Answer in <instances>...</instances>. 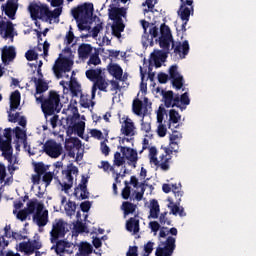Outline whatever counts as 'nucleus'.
Here are the masks:
<instances>
[{"mask_svg":"<svg viewBox=\"0 0 256 256\" xmlns=\"http://www.w3.org/2000/svg\"><path fill=\"white\" fill-rule=\"evenodd\" d=\"M36 102L41 104V109L45 117H51L55 113H61V109H63L61 95L55 90H50L46 98L40 95L39 98H36Z\"/></svg>","mask_w":256,"mask_h":256,"instance_id":"f257e3e1","label":"nucleus"},{"mask_svg":"<svg viewBox=\"0 0 256 256\" xmlns=\"http://www.w3.org/2000/svg\"><path fill=\"white\" fill-rule=\"evenodd\" d=\"M72 16L75 19L80 31H90L89 19L93 15V4H84L72 9Z\"/></svg>","mask_w":256,"mask_h":256,"instance_id":"f03ea898","label":"nucleus"},{"mask_svg":"<svg viewBox=\"0 0 256 256\" xmlns=\"http://www.w3.org/2000/svg\"><path fill=\"white\" fill-rule=\"evenodd\" d=\"M109 11V19L114 21L112 25V35L117 37V39H121V33L125 31V24L123 23V18L127 17V8L125 7H112Z\"/></svg>","mask_w":256,"mask_h":256,"instance_id":"7ed1b4c3","label":"nucleus"},{"mask_svg":"<svg viewBox=\"0 0 256 256\" xmlns=\"http://www.w3.org/2000/svg\"><path fill=\"white\" fill-rule=\"evenodd\" d=\"M13 129L6 128L4 130V137L6 140L3 139V136L0 134V151H2V157L8 160L11 164L13 163V146H11V141H13Z\"/></svg>","mask_w":256,"mask_h":256,"instance_id":"20e7f679","label":"nucleus"},{"mask_svg":"<svg viewBox=\"0 0 256 256\" xmlns=\"http://www.w3.org/2000/svg\"><path fill=\"white\" fill-rule=\"evenodd\" d=\"M71 69H73V60L63 56V54H59V57L55 60L52 68L55 77H57V79H61L63 77V73H69Z\"/></svg>","mask_w":256,"mask_h":256,"instance_id":"39448f33","label":"nucleus"},{"mask_svg":"<svg viewBox=\"0 0 256 256\" xmlns=\"http://www.w3.org/2000/svg\"><path fill=\"white\" fill-rule=\"evenodd\" d=\"M173 43H175V40L173 39V34H171V28L167 24H162L160 26L159 45L163 49L164 55H169Z\"/></svg>","mask_w":256,"mask_h":256,"instance_id":"423d86ee","label":"nucleus"},{"mask_svg":"<svg viewBox=\"0 0 256 256\" xmlns=\"http://www.w3.org/2000/svg\"><path fill=\"white\" fill-rule=\"evenodd\" d=\"M48 9L49 6L35 2H31L28 6V11L32 21H37V19H40L41 21H47Z\"/></svg>","mask_w":256,"mask_h":256,"instance_id":"0eeeda50","label":"nucleus"},{"mask_svg":"<svg viewBox=\"0 0 256 256\" xmlns=\"http://www.w3.org/2000/svg\"><path fill=\"white\" fill-rule=\"evenodd\" d=\"M66 226L67 223H65L63 219L55 220L52 225V230L50 231L51 243H57L59 239H63V237L67 235V230L65 229Z\"/></svg>","mask_w":256,"mask_h":256,"instance_id":"6e6552de","label":"nucleus"},{"mask_svg":"<svg viewBox=\"0 0 256 256\" xmlns=\"http://www.w3.org/2000/svg\"><path fill=\"white\" fill-rule=\"evenodd\" d=\"M43 151L48 157L57 159L63 153V146L54 139L47 140L43 145Z\"/></svg>","mask_w":256,"mask_h":256,"instance_id":"1a4fd4ad","label":"nucleus"},{"mask_svg":"<svg viewBox=\"0 0 256 256\" xmlns=\"http://www.w3.org/2000/svg\"><path fill=\"white\" fill-rule=\"evenodd\" d=\"M62 175H64V178L63 183H60V185L62 186L63 191L67 193V191L73 187V175H79V168L71 164L66 170L62 171Z\"/></svg>","mask_w":256,"mask_h":256,"instance_id":"9d476101","label":"nucleus"},{"mask_svg":"<svg viewBox=\"0 0 256 256\" xmlns=\"http://www.w3.org/2000/svg\"><path fill=\"white\" fill-rule=\"evenodd\" d=\"M176 239L173 236H168L165 242H162L164 247L158 246L156 248L155 255L156 256H171L175 251V247H177Z\"/></svg>","mask_w":256,"mask_h":256,"instance_id":"9b49d317","label":"nucleus"},{"mask_svg":"<svg viewBox=\"0 0 256 256\" xmlns=\"http://www.w3.org/2000/svg\"><path fill=\"white\" fill-rule=\"evenodd\" d=\"M190 49L189 41L187 40L183 42L177 41L172 44L173 54L177 59H185L189 55Z\"/></svg>","mask_w":256,"mask_h":256,"instance_id":"f8f14e48","label":"nucleus"},{"mask_svg":"<svg viewBox=\"0 0 256 256\" xmlns=\"http://www.w3.org/2000/svg\"><path fill=\"white\" fill-rule=\"evenodd\" d=\"M43 247V243H41V240L35 239V240H29L28 242H21L19 244V249L22 253H26V255H33L35 251H39Z\"/></svg>","mask_w":256,"mask_h":256,"instance_id":"ddd939ff","label":"nucleus"},{"mask_svg":"<svg viewBox=\"0 0 256 256\" xmlns=\"http://www.w3.org/2000/svg\"><path fill=\"white\" fill-rule=\"evenodd\" d=\"M43 204H38L37 211L33 215V221L38 225L39 227H45L47 223H49V211L44 210Z\"/></svg>","mask_w":256,"mask_h":256,"instance_id":"4468645a","label":"nucleus"},{"mask_svg":"<svg viewBox=\"0 0 256 256\" xmlns=\"http://www.w3.org/2000/svg\"><path fill=\"white\" fill-rule=\"evenodd\" d=\"M162 101L164 107L170 109V107H179V94H175L172 90L162 91Z\"/></svg>","mask_w":256,"mask_h":256,"instance_id":"2eb2a0df","label":"nucleus"},{"mask_svg":"<svg viewBox=\"0 0 256 256\" xmlns=\"http://www.w3.org/2000/svg\"><path fill=\"white\" fill-rule=\"evenodd\" d=\"M122 121L120 120V123H122L120 133L122 135H125V137H134L135 123L133 122V120H131L129 116H123Z\"/></svg>","mask_w":256,"mask_h":256,"instance_id":"dca6fc26","label":"nucleus"},{"mask_svg":"<svg viewBox=\"0 0 256 256\" xmlns=\"http://www.w3.org/2000/svg\"><path fill=\"white\" fill-rule=\"evenodd\" d=\"M165 115H167V110L165 109V107H163V104H161L157 111L158 137H165V135H167V126L163 124V119H165Z\"/></svg>","mask_w":256,"mask_h":256,"instance_id":"f3484780","label":"nucleus"},{"mask_svg":"<svg viewBox=\"0 0 256 256\" xmlns=\"http://www.w3.org/2000/svg\"><path fill=\"white\" fill-rule=\"evenodd\" d=\"M65 150L71 159H75V152L81 149V140L79 138H69L65 141Z\"/></svg>","mask_w":256,"mask_h":256,"instance_id":"a211bd4d","label":"nucleus"},{"mask_svg":"<svg viewBox=\"0 0 256 256\" xmlns=\"http://www.w3.org/2000/svg\"><path fill=\"white\" fill-rule=\"evenodd\" d=\"M19 0H7L5 5H2V11L5 13L9 19L15 20V15H17V9H19Z\"/></svg>","mask_w":256,"mask_h":256,"instance_id":"6ab92c4d","label":"nucleus"},{"mask_svg":"<svg viewBox=\"0 0 256 256\" xmlns=\"http://www.w3.org/2000/svg\"><path fill=\"white\" fill-rule=\"evenodd\" d=\"M34 172L36 174H32L31 182L33 185H39L41 183V177L47 173V168L43 162L34 163Z\"/></svg>","mask_w":256,"mask_h":256,"instance_id":"aec40b11","label":"nucleus"},{"mask_svg":"<svg viewBox=\"0 0 256 256\" xmlns=\"http://www.w3.org/2000/svg\"><path fill=\"white\" fill-rule=\"evenodd\" d=\"M118 149H120L123 157L130 161V163H133L135 169V167H137V161H139L137 150L125 146H118Z\"/></svg>","mask_w":256,"mask_h":256,"instance_id":"412c9836","label":"nucleus"},{"mask_svg":"<svg viewBox=\"0 0 256 256\" xmlns=\"http://www.w3.org/2000/svg\"><path fill=\"white\" fill-rule=\"evenodd\" d=\"M31 81H33L36 86V92L34 94V97L37 100V98L41 97V95H43V93H45V91L49 89V84H47V82H45V80H43L42 78L37 77H32Z\"/></svg>","mask_w":256,"mask_h":256,"instance_id":"4be33fe9","label":"nucleus"},{"mask_svg":"<svg viewBox=\"0 0 256 256\" xmlns=\"http://www.w3.org/2000/svg\"><path fill=\"white\" fill-rule=\"evenodd\" d=\"M159 159L157 158V156H150V163H153L156 167H160L162 171H169L171 167V165L169 164L171 161V157L166 156L164 157V159H162L160 155Z\"/></svg>","mask_w":256,"mask_h":256,"instance_id":"5701e85b","label":"nucleus"},{"mask_svg":"<svg viewBox=\"0 0 256 256\" xmlns=\"http://www.w3.org/2000/svg\"><path fill=\"white\" fill-rule=\"evenodd\" d=\"M78 55L83 61L89 59L93 55V46L91 44H81L78 48Z\"/></svg>","mask_w":256,"mask_h":256,"instance_id":"b1692460","label":"nucleus"},{"mask_svg":"<svg viewBox=\"0 0 256 256\" xmlns=\"http://www.w3.org/2000/svg\"><path fill=\"white\" fill-rule=\"evenodd\" d=\"M17 57V52H15V47L13 46H5L2 50V61L3 63H7V61L11 62Z\"/></svg>","mask_w":256,"mask_h":256,"instance_id":"393cba45","label":"nucleus"},{"mask_svg":"<svg viewBox=\"0 0 256 256\" xmlns=\"http://www.w3.org/2000/svg\"><path fill=\"white\" fill-rule=\"evenodd\" d=\"M138 216L135 215V217H131L129 220L126 222V230L129 231V233H139V219L137 218Z\"/></svg>","mask_w":256,"mask_h":256,"instance_id":"a878e982","label":"nucleus"},{"mask_svg":"<svg viewBox=\"0 0 256 256\" xmlns=\"http://www.w3.org/2000/svg\"><path fill=\"white\" fill-rule=\"evenodd\" d=\"M85 75L89 81L95 83L99 78L103 76V69L101 68H90L86 70Z\"/></svg>","mask_w":256,"mask_h":256,"instance_id":"bb28decb","label":"nucleus"},{"mask_svg":"<svg viewBox=\"0 0 256 256\" xmlns=\"http://www.w3.org/2000/svg\"><path fill=\"white\" fill-rule=\"evenodd\" d=\"M14 29L13 22L0 21V35H3V32L5 31V37H13Z\"/></svg>","mask_w":256,"mask_h":256,"instance_id":"cd10ccee","label":"nucleus"},{"mask_svg":"<svg viewBox=\"0 0 256 256\" xmlns=\"http://www.w3.org/2000/svg\"><path fill=\"white\" fill-rule=\"evenodd\" d=\"M21 105V92L19 90H15L12 92L10 96V110L15 111V109H19Z\"/></svg>","mask_w":256,"mask_h":256,"instance_id":"c85d7f7f","label":"nucleus"},{"mask_svg":"<svg viewBox=\"0 0 256 256\" xmlns=\"http://www.w3.org/2000/svg\"><path fill=\"white\" fill-rule=\"evenodd\" d=\"M180 121H181V114H179L177 110L171 109L169 111V120L167 123L168 129H171L173 131L172 127L174 125H177V123H179Z\"/></svg>","mask_w":256,"mask_h":256,"instance_id":"c756f323","label":"nucleus"},{"mask_svg":"<svg viewBox=\"0 0 256 256\" xmlns=\"http://www.w3.org/2000/svg\"><path fill=\"white\" fill-rule=\"evenodd\" d=\"M169 148L164 147L163 151L164 153L161 154V159H165V157H171V155H173V153H179V143L177 142H170L169 143Z\"/></svg>","mask_w":256,"mask_h":256,"instance_id":"7c9ffc66","label":"nucleus"},{"mask_svg":"<svg viewBox=\"0 0 256 256\" xmlns=\"http://www.w3.org/2000/svg\"><path fill=\"white\" fill-rule=\"evenodd\" d=\"M193 11H194V9L192 6H191V8L185 7V6H180V8L178 10V15L182 21H186V23H189V19H190L191 15H193Z\"/></svg>","mask_w":256,"mask_h":256,"instance_id":"2f4dec72","label":"nucleus"},{"mask_svg":"<svg viewBox=\"0 0 256 256\" xmlns=\"http://www.w3.org/2000/svg\"><path fill=\"white\" fill-rule=\"evenodd\" d=\"M159 213H161L159 202L156 199L151 200L150 215L148 216V219H159Z\"/></svg>","mask_w":256,"mask_h":256,"instance_id":"473e14b6","label":"nucleus"},{"mask_svg":"<svg viewBox=\"0 0 256 256\" xmlns=\"http://www.w3.org/2000/svg\"><path fill=\"white\" fill-rule=\"evenodd\" d=\"M191 99H189V93L185 92L182 95L178 94V109L185 111L187 105H190Z\"/></svg>","mask_w":256,"mask_h":256,"instance_id":"72a5a7b5","label":"nucleus"},{"mask_svg":"<svg viewBox=\"0 0 256 256\" xmlns=\"http://www.w3.org/2000/svg\"><path fill=\"white\" fill-rule=\"evenodd\" d=\"M180 204L173 203V201H170V203L168 204V209H170V213H172V215H179L180 217H185V215H187L185 213V209L183 207H179Z\"/></svg>","mask_w":256,"mask_h":256,"instance_id":"f704fd0d","label":"nucleus"},{"mask_svg":"<svg viewBox=\"0 0 256 256\" xmlns=\"http://www.w3.org/2000/svg\"><path fill=\"white\" fill-rule=\"evenodd\" d=\"M137 210V206L129 201H125L122 203V211H124V215H131Z\"/></svg>","mask_w":256,"mask_h":256,"instance_id":"c9c22d12","label":"nucleus"},{"mask_svg":"<svg viewBox=\"0 0 256 256\" xmlns=\"http://www.w3.org/2000/svg\"><path fill=\"white\" fill-rule=\"evenodd\" d=\"M109 73H111L115 79H121L123 77V68L118 64H113L109 67Z\"/></svg>","mask_w":256,"mask_h":256,"instance_id":"e433bc0d","label":"nucleus"},{"mask_svg":"<svg viewBox=\"0 0 256 256\" xmlns=\"http://www.w3.org/2000/svg\"><path fill=\"white\" fill-rule=\"evenodd\" d=\"M61 13H63V8H56L53 11L49 10L47 11L46 14V21H53V19H57L61 16Z\"/></svg>","mask_w":256,"mask_h":256,"instance_id":"4c0bfd02","label":"nucleus"},{"mask_svg":"<svg viewBox=\"0 0 256 256\" xmlns=\"http://www.w3.org/2000/svg\"><path fill=\"white\" fill-rule=\"evenodd\" d=\"M64 210L68 217H72V215L75 214V211H77V204L74 201L68 200L64 206Z\"/></svg>","mask_w":256,"mask_h":256,"instance_id":"58836bf2","label":"nucleus"},{"mask_svg":"<svg viewBox=\"0 0 256 256\" xmlns=\"http://www.w3.org/2000/svg\"><path fill=\"white\" fill-rule=\"evenodd\" d=\"M132 110L135 115L141 116L143 115V101L140 99H135L132 104Z\"/></svg>","mask_w":256,"mask_h":256,"instance_id":"ea45409f","label":"nucleus"},{"mask_svg":"<svg viewBox=\"0 0 256 256\" xmlns=\"http://www.w3.org/2000/svg\"><path fill=\"white\" fill-rule=\"evenodd\" d=\"M56 245L52 247L55 249L56 255H61V253H65V249L67 247V242L65 240H57Z\"/></svg>","mask_w":256,"mask_h":256,"instance_id":"a19ab883","label":"nucleus"},{"mask_svg":"<svg viewBox=\"0 0 256 256\" xmlns=\"http://www.w3.org/2000/svg\"><path fill=\"white\" fill-rule=\"evenodd\" d=\"M94 83L97 89H99V91L107 93V87H109V82L105 80V77L102 76L101 78L97 79Z\"/></svg>","mask_w":256,"mask_h":256,"instance_id":"79ce46f5","label":"nucleus"},{"mask_svg":"<svg viewBox=\"0 0 256 256\" xmlns=\"http://www.w3.org/2000/svg\"><path fill=\"white\" fill-rule=\"evenodd\" d=\"M73 131H74V133H76L78 135V137L83 139V135L85 133V122L81 121V122L76 123L73 126Z\"/></svg>","mask_w":256,"mask_h":256,"instance_id":"37998d69","label":"nucleus"},{"mask_svg":"<svg viewBox=\"0 0 256 256\" xmlns=\"http://www.w3.org/2000/svg\"><path fill=\"white\" fill-rule=\"evenodd\" d=\"M87 183H89V178L82 176L81 182L79 183L78 187L74 189V197H79V189L86 190Z\"/></svg>","mask_w":256,"mask_h":256,"instance_id":"c03bdc74","label":"nucleus"},{"mask_svg":"<svg viewBox=\"0 0 256 256\" xmlns=\"http://www.w3.org/2000/svg\"><path fill=\"white\" fill-rule=\"evenodd\" d=\"M88 58H89V60L87 61V65L89 67H91L92 65H94V67L97 65H101V58H99V52L93 53Z\"/></svg>","mask_w":256,"mask_h":256,"instance_id":"a18cd8bd","label":"nucleus"},{"mask_svg":"<svg viewBox=\"0 0 256 256\" xmlns=\"http://www.w3.org/2000/svg\"><path fill=\"white\" fill-rule=\"evenodd\" d=\"M38 205H42L41 203L37 202V199L30 200L27 203V208H24L30 215H33L35 213V210L37 211Z\"/></svg>","mask_w":256,"mask_h":256,"instance_id":"49530a36","label":"nucleus"},{"mask_svg":"<svg viewBox=\"0 0 256 256\" xmlns=\"http://www.w3.org/2000/svg\"><path fill=\"white\" fill-rule=\"evenodd\" d=\"M80 105L84 109H89V107H91V100L89 99V95L81 94Z\"/></svg>","mask_w":256,"mask_h":256,"instance_id":"de8ad7c7","label":"nucleus"},{"mask_svg":"<svg viewBox=\"0 0 256 256\" xmlns=\"http://www.w3.org/2000/svg\"><path fill=\"white\" fill-rule=\"evenodd\" d=\"M14 132H15V137L16 139H21L24 143V145H27V139L25 138L26 137V134L25 132L23 131V129H21V127L17 126L15 129H14Z\"/></svg>","mask_w":256,"mask_h":256,"instance_id":"09e8293b","label":"nucleus"},{"mask_svg":"<svg viewBox=\"0 0 256 256\" xmlns=\"http://www.w3.org/2000/svg\"><path fill=\"white\" fill-rule=\"evenodd\" d=\"M54 175L55 174L53 172H45L42 175V181L43 183H45L46 187H49V185H51V181H53Z\"/></svg>","mask_w":256,"mask_h":256,"instance_id":"8fccbe9b","label":"nucleus"},{"mask_svg":"<svg viewBox=\"0 0 256 256\" xmlns=\"http://www.w3.org/2000/svg\"><path fill=\"white\" fill-rule=\"evenodd\" d=\"M80 253L87 256L91 255V253H93V246L89 243H84L80 248Z\"/></svg>","mask_w":256,"mask_h":256,"instance_id":"3c124183","label":"nucleus"},{"mask_svg":"<svg viewBox=\"0 0 256 256\" xmlns=\"http://www.w3.org/2000/svg\"><path fill=\"white\" fill-rule=\"evenodd\" d=\"M172 85L175 89L179 90L183 88V76H177L176 78H172Z\"/></svg>","mask_w":256,"mask_h":256,"instance_id":"603ef678","label":"nucleus"},{"mask_svg":"<svg viewBox=\"0 0 256 256\" xmlns=\"http://www.w3.org/2000/svg\"><path fill=\"white\" fill-rule=\"evenodd\" d=\"M125 187L122 190V198H124L125 200L129 199V197H131V187L129 186V182L125 181Z\"/></svg>","mask_w":256,"mask_h":256,"instance_id":"864d4df0","label":"nucleus"},{"mask_svg":"<svg viewBox=\"0 0 256 256\" xmlns=\"http://www.w3.org/2000/svg\"><path fill=\"white\" fill-rule=\"evenodd\" d=\"M125 163V159L121 156V152H115L114 154V165L121 167Z\"/></svg>","mask_w":256,"mask_h":256,"instance_id":"5fc2aeb1","label":"nucleus"},{"mask_svg":"<svg viewBox=\"0 0 256 256\" xmlns=\"http://www.w3.org/2000/svg\"><path fill=\"white\" fill-rule=\"evenodd\" d=\"M25 57L27 61H37V59H39V54H37V52H35L34 50H28L25 53Z\"/></svg>","mask_w":256,"mask_h":256,"instance_id":"6e6d98bb","label":"nucleus"},{"mask_svg":"<svg viewBox=\"0 0 256 256\" xmlns=\"http://www.w3.org/2000/svg\"><path fill=\"white\" fill-rule=\"evenodd\" d=\"M106 141L108 140L106 139L100 143V150L102 155H105V157H108L109 153H111V148L107 146Z\"/></svg>","mask_w":256,"mask_h":256,"instance_id":"4d7b16f0","label":"nucleus"},{"mask_svg":"<svg viewBox=\"0 0 256 256\" xmlns=\"http://www.w3.org/2000/svg\"><path fill=\"white\" fill-rule=\"evenodd\" d=\"M155 243L148 241L145 245H144V254L143 256H149L151 253H153V247H154Z\"/></svg>","mask_w":256,"mask_h":256,"instance_id":"13d9d810","label":"nucleus"},{"mask_svg":"<svg viewBox=\"0 0 256 256\" xmlns=\"http://www.w3.org/2000/svg\"><path fill=\"white\" fill-rule=\"evenodd\" d=\"M74 40H75V34L73 33L72 28H70V30L67 32L65 36L66 45H71V43H73Z\"/></svg>","mask_w":256,"mask_h":256,"instance_id":"bf43d9fd","label":"nucleus"},{"mask_svg":"<svg viewBox=\"0 0 256 256\" xmlns=\"http://www.w3.org/2000/svg\"><path fill=\"white\" fill-rule=\"evenodd\" d=\"M160 225H171V220L167 218V212H163L159 216Z\"/></svg>","mask_w":256,"mask_h":256,"instance_id":"052dcab7","label":"nucleus"},{"mask_svg":"<svg viewBox=\"0 0 256 256\" xmlns=\"http://www.w3.org/2000/svg\"><path fill=\"white\" fill-rule=\"evenodd\" d=\"M169 76H170V79H175V78L181 76V74H179V71L177 70V65H172L170 67Z\"/></svg>","mask_w":256,"mask_h":256,"instance_id":"680f3d73","label":"nucleus"},{"mask_svg":"<svg viewBox=\"0 0 256 256\" xmlns=\"http://www.w3.org/2000/svg\"><path fill=\"white\" fill-rule=\"evenodd\" d=\"M29 215L30 214L24 208L17 213V219H19L20 221H27V217H29Z\"/></svg>","mask_w":256,"mask_h":256,"instance_id":"e2e57ef3","label":"nucleus"},{"mask_svg":"<svg viewBox=\"0 0 256 256\" xmlns=\"http://www.w3.org/2000/svg\"><path fill=\"white\" fill-rule=\"evenodd\" d=\"M90 135H91V137H93L94 139H98V140L103 139V132H101V130H98V129H92V130L90 131Z\"/></svg>","mask_w":256,"mask_h":256,"instance_id":"0e129e2a","label":"nucleus"},{"mask_svg":"<svg viewBox=\"0 0 256 256\" xmlns=\"http://www.w3.org/2000/svg\"><path fill=\"white\" fill-rule=\"evenodd\" d=\"M183 135L178 132L177 130H173L172 134L170 135V142H177L178 139H182Z\"/></svg>","mask_w":256,"mask_h":256,"instance_id":"69168bd1","label":"nucleus"},{"mask_svg":"<svg viewBox=\"0 0 256 256\" xmlns=\"http://www.w3.org/2000/svg\"><path fill=\"white\" fill-rule=\"evenodd\" d=\"M80 209L83 213H89L91 209V203L89 201H84L80 204Z\"/></svg>","mask_w":256,"mask_h":256,"instance_id":"338daca9","label":"nucleus"},{"mask_svg":"<svg viewBox=\"0 0 256 256\" xmlns=\"http://www.w3.org/2000/svg\"><path fill=\"white\" fill-rule=\"evenodd\" d=\"M138 250L139 248L137 246H130L126 256H139L137 253Z\"/></svg>","mask_w":256,"mask_h":256,"instance_id":"774afa93","label":"nucleus"}]
</instances>
